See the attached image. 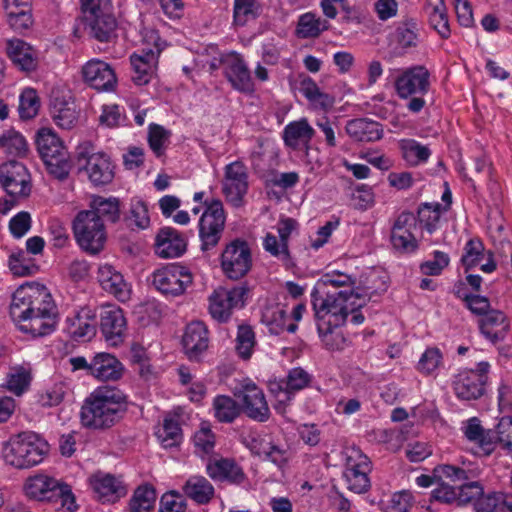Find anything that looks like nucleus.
Instances as JSON below:
<instances>
[{"mask_svg": "<svg viewBox=\"0 0 512 512\" xmlns=\"http://www.w3.org/2000/svg\"><path fill=\"white\" fill-rule=\"evenodd\" d=\"M126 410L123 393L113 387L96 389L81 407V425L91 430H106L114 426Z\"/></svg>", "mask_w": 512, "mask_h": 512, "instance_id": "nucleus-1", "label": "nucleus"}, {"mask_svg": "<svg viewBox=\"0 0 512 512\" xmlns=\"http://www.w3.org/2000/svg\"><path fill=\"white\" fill-rule=\"evenodd\" d=\"M311 298L317 326L322 329L344 325L349 311L360 309L365 304L364 298L351 288L335 292L327 291L325 297L314 290Z\"/></svg>", "mask_w": 512, "mask_h": 512, "instance_id": "nucleus-2", "label": "nucleus"}, {"mask_svg": "<svg viewBox=\"0 0 512 512\" xmlns=\"http://www.w3.org/2000/svg\"><path fill=\"white\" fill-rule=\"evenodd\" d=\"M48 443L34 432H21L10 438L4 449L7 464L26 469L41 463L48 452Z\"/></svg>", "mask_w": 512, "mask_h": 512, "instance_id": "nucleus-3", "label": "nucleus"}, {"mask_svg": "<svg viewBox=\"0 0 512 512\" xmlns=\"http://www.w3.org/2000/svg\"><path fill=\"white\" fill-rule=\"evenodd\" d=\"M37 150L49 174L63 181L70 173L72 163L62 140L51 128H41L36 136Z\"/></svg>", "mask_w": 512, "mask_h": 512, "instance_id": "nucleus-4", "label": "nucleus"}, {"mask_svg": "<svg viewBox=\"0 0 512 512\" xmlns=\"http://www.w3.org/2000/svg\"><path fill=\"white\" fill-rule=\"evenodd\" d=\"M25 494L34 500L60 503L69 512L77 509L75 497L68 484L45 475L36 474L27 478L24 484Z\"/></svg>", "mask_w": 512, "mask_h": 512, "instance_id": "nucleus-5", "label": "nucleus"}, {"mask_svg": "<svg viewBox=\"0 0 512 512\" xmlns=\"http://www.w3.org/2000/svg\"><path fill=\"white\" fill-rule=\"evenodd\" d=\"M72 229L77 244L85 252L96 255L104 249L106 228L94 211H79L73 220Z\"/></svg>", "mask_w": 512, "mask_h": 512, "instance_id": "nucleus-6", "label": "nucleus"}, {"mask_svg": "<svg viewBox=\"0 0 512 512\" xmlns=\"http://www.w3.org/2000/svg\"><path fill=\"white\" fill-rule=\"evenodd\" d=\"M146 42L138 53L130 56L133 69V82L138 86L148 84L156 74L159 56L165 48V42L161 40L157 31L150 30L144 36Z\"/></svg>", "mask_w": 512, "mask_h": 512, "instance_id": "nucleus-7", "label": "nucleus"}, {"mask_svg": "<svg viewBox=\"0 0 512 512\" xmlns=\"http://www.w3.org/2000/svg\"><path fill=\"white\" fill-rule=\"evenodd\" d=\"M76 161L79 170H84L95 186L110 183L114 178L110 158L104 153L95 152L90 142H84L76 148Z\"/></svg>", "mask_w": 512, "mask_h": 512, "instance_id": "nucleus-8", "label": "nucleus"}, {"mask_svg": "<svg viewBox=\"0 0 512 512\" xmlns=\"http://www.w3.org/2000/svg\"><path fill=\"white\" fill-rule=\"evenodd\" d=\"M52 296L47 288L40 284L22 285L12 295L10 315L17 324L37 310L51 302Z\"/></svg>", "mask_w": 512, "mask_h": 512, "instance_id": "nucleus-9", "label": "nucleus"}, {"mask_svg": "<svg viewBox=\"0 0 512 512\" xmlns=\"http://www.w3.org/2000/svg\"><path fill=\"white\" fill-rule=\"evenodd\" d=\"M225 221L222 202L218 199L206 202V209L198 224L202 252H208L218 245L224 233Z\"/></svg>", "mask_w": 512, "mask_h": 512, "instance_id": "nucleus-10", "label": "nucleus"}, {"mask_svg": "<svg viewBox=\"0 0 512 512\" xmlns=\"http://www.w3.org/2000/svg\"><path fill=\"white\" fill-rule=\"evenodd\" d=\"M248 288L244 285L231 289L219 287L209 297V313L218 322H227L235 309L245 304Z\"/></svg>", "mask_w": 512, "mask_h": 512, "instance_id": "nucleus-11", "label": "nucleus"}, {"mask_svg": "<svg viewBox=\"0 0 512 512\" xmlns=\"http://www.w3.org/2000/svg\"><path fill=\"white\" fill-rule=\"evenodd\" d=\"M251 267V249L245 240L235 239L226 245L221 254V268L229 279H241Z\"/></svg>", "mask_w": 512, "mask_h": 512, "instance_id": "nucleus-12", "label": "nucleus"}, {"mask_svg": "<svg viewBox=\"0 0 512 512\" xmlns=\"http://www.w3.org/2000/svg\"><path fill=\"white\" fill-rule=\"evenodd\" d=\"M192 281V274L182 266H166L152 274V285L166 297L182 295Z\"/></svg>", "mask_w": 512, "mask_h": 512, "instance_id": "nucleus-13", "label": "nucleus"}, {"mask_svg": "<svg viewBox=\"0 0 512 512\" xmlns=\"http://www.w3.org/2000/svg\"><path fill=\"white\" fill-rule=\"evenodd\" d=\"M234 396L240 401V409L248 418L257 422H266L269 419L270 409L265 394L252 381L244 382Z\"/></svg>", "mask_w": 512, "mask_h": 512, "instance_id": "nucleus-14", "label": "nucleus"}, {"mask_svg": "<svg viewBox=\"0 0 512 512\" xmlns=\"http://www.w3.org/2000/svg\"><path fill=\"white\" fill-rule=\"evenodd\" d=\"M222 191L232 206L243 205L244 196L248 191V170L243 162L234 161L225 166Z\"/></svg>", "mask_w": 512, "mask_h": 512, "instance_id": "nucleus-15", "label": "nucleus"}, {"mask_svg": "<svg viewBox=\"0 0 512 512\" xmlns=\"http://www.w3.org/2000/svg\"><path fill=\"white\" fill-rule=\"evenodd\" d=\"M489 363L480 362L476 370L461 371L454 380V391L462 400H475L484 393Z\"/></svg>", "mask_w": 512, "mask_h": 512, "instance_id": "nucleus-16", "label": "nucleus"}, {"mask_svg": "<svg viewBox=\"0 0 512 512\" xmlns=\"http://www.w3.org/2000/svg\"><path fill=\"white\" fill-rule=\"evenodd\" d=\"M0 183L10 197H27L31 192L30 174L18 161L0 166Z\"/></svg>", "mask_w": 512, "mask_h": 512, "instance_id": "nucleus-17", "label": "nucleus"}, {"mask_svg": "<svg viewBox=\"0 0 512 512\" xmlns=\"http://www.w3.org/2000/svg\"><path fill=\"white\" fill-rule=\"evenodd\" d=\"M417 230V218L411 213L404 211L395 220L391 228V244L403 253H412L418 248V242L415 238Z\"/></svg>", "mask_w": 512, "mask_h": 512, "instance_id": "nucleus-18", "label": "nucleus"}, {"mask_svg": "<svg viewBox=\"0 0 512 512\" xmlns=\"http://www.w3.org/2000/svg\"><path fill=\"white\" fill-rule=\"evenodd\" d=\"M56 305L54 301L46 303L41 310L35 311L26 318L19 320L18 328L32 337H41L50 334L56 324Z\"/></svg>", "mask_w": 512, "mask_h": 512, "instance_id": "nucleus-19", "label": "nucleus"}, {"mask_svg": "<svg viewBox=\"0 0 512 512\" xmlns=\"http://www.w3.org/2000/svg\"><path fill=\"white\" fill-rule=\"evenodd\" d=\"M52 118L62 129H71L78 120L76 105L69 90L53 89L50 96Z\"/></svg>", "mask_w": 512, "mask_h": 512, "instance_id": "nucleus-20", "label": "nucleus"}, {"mask_svg": "<svg viewBox=\"0 0 512 512\" xmlns=\"http://www.w3.org/2000/svg\"><path fill=\"white\" fill-rule=\"evenodd\" d=\"M369 472L370 461L368 457L359 451H354L347 457L344 472L348 489L357 494L367 492L370 488Z\"/></svg>", "mask_w": 512, "mask_h": 512, "instance_id": "nucleus-21", "label": "nucleus"}, {"mask_svg": "<svg viewBox=\"0 0 512 512\" xmlns=\"http://www.w3.org/2000/svg\"><path fill=\"white\" fill-rule=\"evenodd\" d=\"M429 86V72L423 66L407 69L395 80L397 95L405 99L413 95L426 94Z\"/></svg>", "mask_w": 512, "mask_h": 512, "instance_id": "nucleus-22", "label": "nucleus"}, {"mask_svg": "<svg viewBox=\"0 0 512 512\" xmlns=\"http://www.w3.org/2000/svg\"><path fill=\"white\" fill-rule=\"evenodd\" d=\"M315 131L308 123L307 119L302 118L298 121L288 123L282 133V139L285 146L292 150H303L307 164H312L310 160V142L314 137Z\"/></svg>", "mask_w": 512, "mask_h": 512, "instance_id": "nucleus-23", "label": "nucleus"}, {"mask_svg": "<svg viewBox=\"0 0 512 512\" xmlns=\"http://www.w3.org/2000/svg\"><path fill=\"white\" fill-rule=\"evenodd\" d=\"M100 329L107 342L117 346L124 341L127 322L122 309L108 305L100 313Z\"/></svg>", "mask_w": 512, "mask_h": 512, "instance_id": "nucleus-24", "label": "nucleus"}, {"mask_svg": "<svg viewBox=\"0 0 512 512\" xmlns=\"http://www.w3.org/2000/svg\"><path fill=\"white\" fill-rule=\"evenodd\" d=\"M246 446L254 455L271 461L279 468H282L289 458L288 451L274 444L268 434L251 433L246 438Z\"/></svg>", "mask_w": 512, "mask_h": 512, "instance_id": "nucleus-25", "label": "nucleus"}, {"mask_svg": "<svg viewBox=\"0 0 512 512\" xmlns=\"http://www.w3.org/2000/svg\"><path fill=\"white\" fill-rule=\"evenodd\" d=\"M82 75L84 81L98 91H110L117 83L113 68L99 59L88 61L82 68Z\"/></svg>", "mask_w": 512, "mask_h": 512, "instance_id": "nucleus-26", "label": "nucleus"}, {"mask_svg": "<svg viewBox=\"0 0 512 512\" xmlns=\"http://www.w3.org/2000/svg\"><path fill=\"white\" fill-rule=\"evenodd\" d=\"M182 345L190 361H200L209 346L208 329L204 322L192 321L186 326Z\"/></svg>", "mask_w": 512, "mask_h": 512, "instance_id": "nucleus-27", "label": "nucleus"}, {"mask_svg": "<svg viewBox=\"0 0 512 512\" xmlns=\"http://www.w3.org/2000/svg\"><path fill=\"white\" fill-rule=\"evenodd\" d=\"M222 63L224 74L234 89L242 93H251L254 90L250 71L240 55H227Z\"/></svg>", "mask_w": 512, "mask_h": 512, "instance_id": "nucleus-28", "label": "nucleus"}, {"mask_svg": "<svg viewBox=\"0 0 512 512\" xmlns=\"http://www.w3.org/2000/svg\"><path fill=\"white\" fill-rule=\"evenodd\" d=\"M84 21L89 34L96 40L110 42L116 38L117 21L109 8L86 14Z\"/></svg>", "mask_w": 512, "mask_h": 512, "instance_id": "nucleus-29", "label": "nucleus"}, {"mask_svg": "<svg viewBox=\"0 0 512 512\" xmlns=\"http://www.w3.org/2000/svg\"><path fill=\"white\" fill-rule=\"evenodd\" d=\"M206 472L214 481L241 484L245 479L243 470L233 460L215 455L208 458Z\"/></svg>", "mask_w": 512, "mask_h": 512, "instance_id": "nucleus-30", "label": "nucleus"}, {"mask_svg": "<svg viewBox=\"0 0 512 512\" xmlns=\"http://www.w3.org/2000/svg\"><path fill=\"white\" fill-rule=\"evenodd\" d=\"M296 227L297 222L292 218L281 220L277 229L280 241L277 240L275 235L267 233L263 240L264 249L272 256L278 257L282 261L287 262L290 259L288 239Z\"/></svg>", "mask_w": 512, "mask_h": 512, "instance_id": "nucleus-31", "label": "nucleus"}, {"mask_svg": "<svg viewBox=\"0 0 512 512\" xmlns=\"http://www.w3.org/2000/svg\"><path fill=\"white\" fill-rule=\"evenodd\" d=\"M97 278L101 287L114 295L119 301L126 302L130 299L131 289L129 284L113 266L108 264L101 265L98 268Z\"/></svg>", "mask_w": 512, "mask_h": 512, "instance_id": "nucleus-32", "label": "nucleus"}, {"mask_svg": "<svg viewBox=\"0 0 512 512\" xmlns=\"http://www.w3.org/2000/svg\"><path fill=\"white\" fill-rule=\"evenodd\" d=\"M187 247L182 234L174 228L164 227L159 230L155 240V251L162 258L181 256Z\"/></svg>", "mask_w": 512, "mask_h": 512, "instance_id": "nucleus-33", "label": "nucleus"}, {"mask_svg": "<svg viewBox=\"0 0 512 512\" xmlns=\"http://www.w3.org/2000/svg\"><path fill=\"white\" fill-rule=\"evenodd\" d=\"M97 313L90 307H82L73 317L67 318V331L74 340L91 338L96 333Z\"/></svg>", "mask_w": 512, "mask_h": 512, "instance_id": "nucleus-34", "label": "nucleus"}, {"mask_svg": "<svg viewBox=\"0 0 512 512\" xmlns=\"http://www.w3.org/2000/svg\"><path fill=\"white\" fill-rule=\"evenodd\" d=\"M122 364L113 355L99 353L89 364V374L101 381L118 380L122 375Z\"/></svg>", "mask_w": 512, "mask_h": 512, "instance_id": "nucleus-35", "label": "nucleus"}, {"mask_svg": "<svg viewBox=\"0 0 512 512\" xmlns=\"http://www.w3.org/2000/svg\"><path fill=\"white\" fill-rule=\"evenodd\" d=\"M7 53L12 62L22 71H33L37 67V54L31 45L20 39L7 42Z\"/></svg>", "mask_w": 512, "mask_h": 512, "instance_id": "nucleus-36", "label": "nucleus"}, {"mask_svg": "<svg viewBox=\"0 0 512 512\" xmlns=\"http://www.w3.org/2000/svg\"><path fill=\"white\" fill-rule=\"evenodd\" d=\"M347 134L359 142H374L383 137V128L377 121L358 118L347 122Z\"/></svg>", "mask_w": 512, "mask_h": 512, "instance_id": "nucleus-37", "label": "nucleus"}, {"mask_svg": "<svg viewBox=\"0 0 512 512\" xmlns=\"http://www.w3.org/2000/svg\"><path fill=\"white\" fill-rule=\"evenodd\" d=\"M479 327L487 339L492 343H497L504 339L509 329V323L502 311L491 310L479 320Z\"/></svg>", "mask_w": 512, "mask_h": 512, "instance_id": "nucleus-38", "label": "nucleus"}, {"mask_svg": "<svg viewBox=\"0 0 512 512\" xmlns=\"http://www.w3.org/2000/svg\"><path fill=\"white\" fill-rule=\"evenodd\" d=\"M443 479H447L453 483L464 482L469 480V474L459 466L441 464L434 468L433 477L422 474L416 478V483L420 487L427 488L431 486L434 481H442Z\"/></svg>", "mask_w": 512, "mask_h": 512, "instance_id": "nucleus-39", "label": "nucleus"}, {"mask_svg": "<svg viewBox=\"0 0 512 512\" xmlns=\"http://www.w3.org/2000/svg\"><path fill=\"white\" fill-rule=\"evenodd\" d=\"M184 494L197 504H208L214 497L215 489L204 476H190L183 485Z\"/></svg>", "mask_w": 512, "mask_h": 512, "instance_id": "nucleus-40", "label": "nucleus"}, {"mask_svg": "<svg viewBox=\"0 0 512 512\" xmlns=\"http://www.w3.org/2000/svg\"><path fill=\"white\" fill-rule=\"evenodd\" d=\"M89 211H94L98 219L116 223L120 220V201L116 197L105 198L93 196L89 204Z\"/></svg>", "mask_w": 512, "mask_h": 512, "instance_id": "nucleus-41", "label": "nucleus"}, {"mask_svg": "<svg viewBox=\"0 0 512 512\" xmlns=\"http://www.w3.org/2000/svg\"><path fill=\"white\" fill-rule=\"evenodd\" d=\"M90 484L98 499L103 502L116 498L121 488L120 481L113 475L100 472L90 478Z\"/></svg>", "mask_w": 512, "mask_h": 512, "instance_id": "nucleus-42", "label": "nucleus"}, {"mask_svg": "<svg viewBox=\"0 0 512 512\" xmlns=\"http://www.w3.org/2000/svg\"><path fill=\"white\" fill-rule=\"evenodd\" d=\"M330 27L327 20L307 12L298 19L296 35L301 39L316 38Z\"/></svg>", "mask_w": 512, "mask_h": 512, "instance_id": "nucleus-43", "label": "nucleus"}, {"mask_svg": "<svg viewBox=\"0 0 512 512\" xmlns=\"http://www.w3.org/2000/svg\"><path fill=\"white\" fill-rule=\"evenodd\" d=\"M215 418L221 423H232L241 413L239 404L230 396L218 395L213 400Z\"/></svg>", "mask_w": 512, "mask_h": 512, "instance_id": "nucleus-44", "label": "nucleus"}, {"mask_svg": "<svg viewBox=\"0 0 512 512\" xmlns=\"http://www.w3.org/2000/svg\"><path fill=\"white\" fill-rule=\"evenodd\" d=\"M30 382V371L22 366H15L10 368L4 386L9 392L21 396L29 388Z\"/></svg>", "mask_w": 512, "mask_h": 512, "instance_id": "nucleus-45", "label": "nucleus"}, {"mask_svg": "<svg viewBox=\"0 0 512 512\" xmlns=\"http://www.w3.org/2000/svg\"><path fill=\"white\" fill-rule=\"evenodd\" d=\"M156 498V491L152 486H139L130 500V512H150L154 508Z\"/></svg>", "mask_w": 512, "mask_h": 512, "instance_id": "nucleus-46", "label": "nucleus"}, {"mask_svg": "<svg viewBox=\"0 0 512 512\" xmlns=\"http://www.w3.org/2000/svg\"><path fill=\"white\" fill-rule=\"evenodd\" d=\"M401 150L403 158L412 166H417L428 161L431 151L414 139L401 141Z\"/></svg>", "mask_w": 512, "mask_h": 512, "instance_id": "nucleus-47", "label": "nucleus"}, {"mask_svg": "<svg viewBox=\"0 0 512 512\" xmlns=\"http://www.w3.org/2000/svg\"><path fill=\"white\" fill-rule=\"evenodd\" d=\"M126 226L132 230L146 229L150 224L148 208L141 200H132L128 213L124 216Z\"/></svg>", "mask_w": 512, "mask_h": 512, "instance_id": "nucleus-48", "label": "nucleus"}, {"mask_svg": "<svg viewBox=\"0 0 512 512\" xmlns=\"http://www.w3.org/2000/svg\"><path fill=\"white\" fill-rule=\"evenodd\" d=\"M260 11V5L257 0H234V24L244 26L249 21L255 20L259 16Z\"/></svg>", "mask_w": 512, "mask_h": 512, "instance_id": "nucleus-49", "label": "nucleus"}, {"mask_svg": "<svg viewBox=\"0 0 512 512\" xmlns=\"http://www.w3.org/2000/svg\"><path fill=\"white\" fill-rule=\"evenodd\" d=\"M287 319L286 311L279 306L266 308L262 314V323L273 335H280L285 331Z\"/></svg>", "mask_w": 512, "mask_h": 512, "instance_id": "nucleus-50", "label": "nucleus"}, {"mask_svg": "<svg viewBox=\"0 0 512 512\" xmlns=\"http://www.w3.org/2000/svg\"><path fill=\"white\" fill-rule=\"evenodd\" d=\"M484 256L485 248L483 242L479 238H473L465 244L461 262L467 271L476 267Z\"/></svg>", "mask_w": 512, "mask_h": 512, "instance_id": "nucleus-51", "label": "nucleus"}, {"mask_svg": "<svg viewBox=\"0 0 512 512\" xmlns=\"http://www.w3.org/2000/svg\"><path fill=\"white\" fill-rule=\"evenodd\" d=\"M7 21L16 32L28 30L33 24L31 8H5Z\"/></svg>", "mask_w": 512, "mask_h": 512, "instance_id": "nucleus-52", "label": "nucleus"}, {"mask_svg": "<svg viewBox=\"0 0 512 512\" xmlns=\"http://www.w3.org/2000/svg\"><path fill=\"white\" fill-rule=\"evenodd\" d=\"M171 132L158 124H151L148 131V143L157 157L164 154Z\"/></svg>", "mask_w": 512, "mask_h": 512, "instance_id": "nucleus-53", "label": "nucleus"}, {"mask_svg": "<svg viewBox=\"0 0 512 512\" xmlns=\"http://www.w3.org/2000/svg\"><path fill=\"white\" fill-rule=\"evenodd\" d=\"M0 147L17 156L25 155L27 152L25 138L14 130H8L0 135Z\"/></svg>", "mask_w": 512, "mask_h": 512, "instance_id": "nucleus-54", "label": "nucleus"}, {"mask_svg": "<svg viewBox=\"0 0 512 512\" xmlns=\"http://www.w3.org/2000/svg\"><path fill=\"white\" fill-rule=\"evenodd\" d=\"M417 226H423L430 234H432L436 228L437 223L440 219V205L435 206L424 203L418 209Z\"/></svg>", "mask_w": 512, "mask_h": 512, "instance_id": "nucleus-55", "label": "nucleus"}, {"mask_svg": "<svg viewBox=\"0 0 512 512\" xmlns=\"http://www.w3.org/2000/svg\"><path fill=\"white\" fill-rule=\"evenodd\" d=\"M255 345V334L249 325H239L236 337V350L243 359H249Z\"/></svg>", "mask_w": 512, "mask_h": 512, "instance_id": "nucleus-56", "label": "nucleus"}, {"mask_svg": "<svg viewBox=\"0 0 512 512\" xmlns=\"http://www.w3.org/2000/svg\"><path fill=\"white\" fill-rule=\"evenodd\" d=\"M156 435L164 447H173L181 441V428L176 420L165 419Z\"/></svg>", "mask_w": 512, "mask_h": 512, "instance_id": "nucleus-57", "label": "nucleus"}, {"mask_svg": "<svg viewBox=\"0 0 512 512\" xmlns=\"http://www.w3.org/2000/svg\"><path fill=\"white\" fill-rule=\"evenodd\" d=\"M39 98L34 89H25L19 99V115L21 119H31L35 117L39 109Z\"/></svg>", "mask_w": 512, "mask_h": 512, "instance_id": "nucleus-58", "label": "nucleus"}, {"mask_svg": "<svg viewBox=\"0 0 512 512\" xmlns=\"http://www.w3.org/2000/svg\"><path fill=\"white\" fill-rule=\"evenodd\" d=\"M457 488V506L467 505L479 500L484 494V488L478 481L461 484Z\"/></svg>", "mask_w": 512, "mask_h": 512, "instance_id": "nucleus-59", "label": "nucleus"}, {"mask_svg": "<svg viewBox=\"0 0 512 512\" xmlns=\"http://www.w3.org/2000/svg\"><path fill=\"white\" fill-rule=\"evenodd\" d=\"M8 265L11 272L19 277L30 276L36 270V266L30 263V259L23 250L12 253L9 256Z\"/></svg>", "mask_w": 512, "mask_h": 512, "instance_id": "nucleus-60", "label": "nucleus"}, {"mask_svg": "<svg viewBox=\"0 0 512 512\" xmlns=\"http://www.w3.org/2000/svg\"><path fill=\"white\" fill-rule=\"evenodd\" d=\"M196 453L202 458L213 456L215 446V435L209 428H201L194 435Z\"/></svg>", "mask_w": 512, "mask_h": 512, "instance_id": "nucleus-61", "label": "nucleus"}, {"mask_svg": "<svg viewBox=\"0 0 512 512\" xmlns=\"http://www.w3.org/2000/svg\"><path fill=\"white\" fill-rule=\"evenodd\" d=\"M311 378V375L303 368L296 367L288 372L285 385L293 396V392L306 388L311 382Z\"/></svg>", "mask_w": 512, "mask_h": 512, "instance_id": "nucleus-62", "label": "nucleus"}, {"mask_svg": "<svg viewBox=\"0 0 512 512\" xmlns=\"http://www.w3.org/2000/svg\"><path fill=\"white\" fill-rule=\"evenodd\" d=\"M337 328L328 327V329H322L320 326H317L319 336L328 350L335 351L344 348L345 338L340 332L335 331Z\"/></svg>", "mask_w": 512, "mask_h": 512, "instance_id": "nucleus-63", "label": "nucleus"}, {"mask_svg": "<svg viewBox=\"0 0 512 512\" xmlns=\"http://www.w3.org/2000/svg\"><path fill=\"white\" fill-rule=\"evenodd\" d=\"M185 510L186 503L177 492L165 493L160 499L159 512H185Z\"/></svg>", "mask_w": 512, "mask_h": 512, "instance_id": "nucleus-64", "label": "nucleus"}]
</instances>
